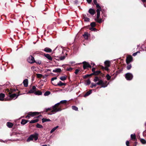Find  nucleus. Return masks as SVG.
Masks as SVG:
<instances>
[{
  "label": "nucleus",
  "instance_id": "nucleus-1",
  "mask_svg": "<svg viewBox=\"0 0 146 146\" xmlns=\"http://www.w3.org/2000/svg\"><path fill=\"white\" fill-rule=\"evenodd\" d=\"M66 102V100H64L61 101L60 102L58 103L55 104L54 106H53L52 107V110H51V113H50L49 114L52 115L53 114L55 113L56 112L60 111L62 110V109L59 108L58 106L59 105L60 103L64 104Z\"/></svg>",
  "mask_w": 146,
  "mask_h": 146
},
{
  "label": "nucleus",
  "instance_id": "nucleus-2",
  "mask_svg": "<svg viewBox=\"0 0 146 146\" xmlns=\"http://www.w3.org/2000/svg\"><path fill=\"white\" fill-rule=\"evenodd\" d=\"M38 134L35 133L34 134L31 135L27 139V141L29 142L31 141H32L33 139L35 141H36L38 139Z\"/></svg>",
  "mask_w": 146,
  "mask_h": 146
},
{
  "label": "nucleus",
  "instance_id": "nucleus-3",
  "mask_svg": "<svg viewBox=\"0 0 146 146\" xmlns=\"http://www.w3.org/2000/svg\"><path fill=\"white\" fill-rule=\"evenodd\" d=\"M19 95H17L16 94H12L10 95L9 96L10 98H6L5 99V100H11L13 99H15L17 98Z\"/></svg>",
  "mask_w": 146,
  "mask_h": 146
},
{
  "label": "nucleus",
  "instance_id": "nucleus-4",
  "mask_svg": "<svg viewBox=\"0 0 146 146\" xmlns=\"http://www.w3.org/2000/svg\"><path fill=\"white\" fill-rule=\"evenodd\" d=\"M125 77L127 80H131L133 78V75L132 74L128 73L126 74Z\"/></svg>",
  "mask_w": 146,
  "mask_h": 146
},
{
  "label": "nucleus",
  "instance_id": "nucleus-5",
  "mask_svg": "<svg viewBox=\"0 0 146 146\" xmlns=\"http://www.w3.org/2000/svg\"><path fill=\"white\" fill-rule=\"evenodd\" d=\"M27 61L30 63H33L35 62L34 58L31 56H30L28 58Z\"/></svg>",
  "mask_w": 146,
  "mask_h": 146
},
{
  "label": "nucleus",
  "instance_id": "nucleus-6",
  "mask_svg": "<svg viewBox=\"0 0 146 146\" xmlns=\"http://www.w3.org/2000/svg\"><path fill=\"white\" fill-rule=\"evenodd\" d=\"M96 84H97V85H101L102 86L101 87L105 88L107 86V85H104V83L103 81L101 80H99L98 81V82Z\"/></svg>",
  "mask_w": 146,
  "mask_h": 146
},
{
  "label": "nucleus",
  "instance_id": "nucleus-7",
  "mask_svg": "<svg viewBox=\"0 0 146 146\" xmlns=\"http://www.w3.org/2000/svg\"><path fill=\"white\" fill-rule=\"evenodd\" d=\"M83 64V68L84 69H86L87 68L90 67L91 68V66L90 64L88 62H83L82 63Z\"/></svg>",
  "mask_w": 146,
  "mask_h": 146
},
{
  "label": "nucleus",
  "instance_id": "nucleus-8",
  "mask_svg": "<svg viewBox=\"0 0 146 146\" xmlns=\"http://www.w3.org/2000/svg\"><path fill=\"white\" fill-rule=\"evenodd\" d=\"M132 60V57L131 56H129L127 57L126 59V63L128 64Z\"/></svg>",
  "mask_w": 146,
  "mask_h": 146
},
{
  "label": "nucleus",
  "instance_id": "nucleus-9",
  "mask_svg": "<svg viewBox=\"0 0 146 146\" xmlns=\"http://www.w3.org/2000/svg\"><path fill=\"white\" fill-rule=\"evenodd\" d=\"M52 84L54 85L55 86H62L63 85H65V84L64 83H63L61 81H60L57 84H55L54 82H52Z\"/></svg>",
  "mask_w": 146,
  "mask_h": 146
},
{
  "label": "nucleus",
  "instance_id": "nucleus-10",
  "mask_svg": "<svg viewBox=\"0 0 146 146\" xmlns=\"http://www.w3.org/2000/svg\"><path fill=\"white\" fill-rule=\"evenodd\" d=\"M29 115H30V116L33 117L35 116L36 115H39L40 114L39 112H29Z\"/></svg>",
  "mask_w": 146,
  "mask_h": 146
},
{
  "label": "nucleus",
  "instance_id": "nucleus-11",
  "mask_svg": "<svg viewBox=\"0 0 146 146\" xmlns=\"http://www.w3.org/2000/svg\"><path fill=\"white\" fill-rule=\"evenodd\" d=\"M5 97V94L3 93L0 94V101H3L4 100V98Z\"/></svg>",
  "mask_w": 146,
  "mask_h": 146
},
{
  "label": "nucleus",
  "instance_id": "nucleus-12",
  "mask_svg": "<svg viewBox=\"0 0 146 146\" xmlns=\"http://www.w3.org/2000/svg\"><path fill=\"white\" fill-rule=\"evenodd\" d=\"M44 56L49 60H52V58L51 56L49 54H44Z\"/></svg>",
  "mask_w": 146,
  "mask_h": 146
},
{
  "label": "nucleus",
  "instance_id": "nucleus-13",
  "mask_svg": "<svg viewBox=\"0 0 146 146\" xmlns=\"http://www.w3.org/2000/svg\"><path fill=\"white\" fill-rule=\"evenodd\" d=\"M23 84L25 86L27 87L28 85V80L27 79H25L23 82Z\"/></svg>",
  "mask_w": 146,
  "mask_h": 146
},
{
  "label": "nucleus",
  "instance_id": "nucleus-14",
  "mask_svg": "<svg viewBox=\"0 0 146 146\" xmlns=\"http://www.w3.org/2000/svg\"><path fill=\"white\" fill-rule=\"evenodd\" d=\"M7 125L8 127L11 128L13 126V124L11 122H8L7 123Z\"/></svg>",
  "mask_w": 146,
  "mask_h": 146
},
{
  "label": "nucleus",
  "instance_id": "nucleus-15",
  "mask_svg": "<svg viewBox=\"0 0 146 146\" xmlns=\"http://www.w3.org/2000/svg\"><path fill=\"white\" fill-rule=\"evenodd\" d=\"M44 51L46 52H52V50L48 48H46L44 49Z\"/></svg>",
  "mask_w": 146,
  "mask_h": 146
},
{
  "label": "nucleus",
  "instance_id": "nucleus-16",
  "mask_svg": "<svg viewBox=\"0 0 146 146\" xmlns=\"http://www.w3.org/2000/svg\"><path fill=\"white\" fill-rule=\"evenodd\" d=\"M89 12L91 14L93 15L95 13V11L94 9H90L89 10Z\"/></svg>",
  "mask_w": 146,
  "mask_h": 146
},
{
  "label": "nucleus",
  "instance_id": "nucleus-17",
  "mask_svg": "<svg viewBox=\"0 0 146 146\" xmlns=\"http://www.w3.org/2000/svg\"><path fill=\"white\" fill-rule=\"evenodd\" d=\"M61 71V70L60 68H56L53 70V72H60Z\"/></svg>",
  "mask_w": 146,
  "mask_h": 146
},
{
  "label": "nucleus",
  "instance_id": "nucleus-18",
  "mask_svg": "<svg viewBox=\"0 0 146 146\" xmlns=\"http://www.w3.org/2000/svg\"><path fill=\"white\" fill-rule=\"evenodd\" d=\"M104 64L106 67H109L110 66V62L109 61H106L105 62Z\"/></svg>",
  "mask_w": 146,
  "mask_h": 146
},
{
  "label": "nucleus",
  "instance_id": "nucleus-19",
  "mask_svg": "<svg viewBox=\"0 0 146 146\" xmlns=\"http://www.w3.org/2000/svg\"><path fill=\"white\" fill-rule=\"evenodd\" d=\"M67 76H62L60 78V80L62 81L65 80L67 78Z\"/></svg>",
  "mask_w": 146,
  "mask_h": 146
},
{
  "label": "nucleus",
  "instance_id": "nucleus-20",
  "mask_svg": "<svg viewBox=\"0 0 146 146\" xmlns=\"http://www.w3.org/2000/svg\"><path fill=\"white\" fill-rule=\"evenodd\" d=\"M38 119H36L31 121L30 122V123H33L38 122Z\"/></svg>",
  "mask_w": 146,
  "mask_h": 146
},
{
  "label": "nucleus",
  "instance_id": "nucleus-21",
  "mask_svg": "<svg viewBox=\"0 0 146 146\" xmlns=\"http://www.w3.org/2000/svg\"><path fill=\"white\" fill-rule=\"evenodd\" d=\"M92 93V90H90L89 91L87 92L86 94L84 95V97H86L89 95H90Z\"/></svg>",
  "mask_w": 146,
  "mask_h": 146
},
{
  "label": "nucleus",
  "instance_id": "nucleus-22",
  "mask_svg": "<svg viewBox=\"0 0 146 146\" xmlns=\"http://www.w3.org/2000/svg\"><path fill=\"white\" fill-rule=\"evenodd\" d=\"M50 120L49 119H46L43 118L42 119V121L43 123H44L46 121H50Z\"/></svg>",
  "mask_w": 146,
  "mask_h": 146
},
{
  "label": "nucleus",
  "instance_id": "nucleus-23",
  "mask_svg": "<svg viewBox=\"0 0 146 146\" xmlns=\"http://www.w3.org/2000/svg\"><path fill=\"white\" fill-rule=\"evenodd\" d=\"M84 38L86 39H87L88 38V34L87 33H85L83 35Z\"/></svg>",
  "mask_w": 146,
  "mask_h": 146
},
{
  "label": "nucleus",
  "instance_id": "nucleus-24",
  "mask_svg": "<svg viewBox=\"0 0 146 146\" xmlns=\"http://www.w3.org/2000/svg\"><path fill=\"white\" fill-rule=\"evenodd\" d=\"M28 121L22 119L21 122V123L22 124L25 125L27 122Z\"/></svg>",
  "mask_w": 146,
  "mask_h": 146
},
{
  "label": "nucleus",
  "instance_id": "nucleus-25",
  "mask_svg": "<svg viewBox=\"0 0 146 146\" xmlns=\"http://www.w3.org/2000/svg\"><path fill=\"white\" fill-rule=\"evenodd\" d=\"M131 137L132 139H136L135 135V134H131Z\"/></svg>",
  "mask_w": 146,
  "mask_h": 146
},
{
  "label": "nucleus",
  "instance_id": "nucleus-26",
  "mask_svg": "<svg viewBox=\"0 0 146 146\" xmlns=\"http://www.w3.org/2000/svg\"><path fill=\"white\" fill-rule=\"evenodd\" d=\"M35 94L36 95H41L42 94V93L40 91H37L35 92Z\"/></svg>",
  "mask_w": 146,
  "mask_h": 146
},
{
  "label": "nucleus",
  "instance_id": "nucleus-27",
  "mask_svg": "<svg viewBox=\"0 0 146 146\" xmlns=\"http://www.w3.org/2000/svg\"><path fill=\"white\" fill-rule=\"evenodd\" d=\"M58 127V126H57L55 127H54L52 128V130L50 131V133H52L54 131H55Z\"/></svg>",
  "mask_w": 146,
  "mask_h": 146
},
{
  "label": "nucleus",
  "instance_id": "nucleus-28",
  "mask_svg": "<svg viewBox=\"0 0 146 146\" xmlns=\"http://www.w3.org/2000/svg\"><path fill=\"white\" fill-rule=\"evenodd\" d=\"M140 141L141 143L143 144H145L146 143V141L143 139H140Z\"/></svg>",
  "mask_w": 146,
  "mask_h": 146
},
{
  "label": "nucleus",
  "instance_id": "nucleus-29",
  "mask_svg": "<svg viewBox=\"0 0 146 146\" xmlns=\"http://www.w3.org/2000/svg\"><path fill=\"white\" fill-rule=\"evenodd\" d=\"M50 93V92L49 91H47L44 93V95L45 96H47L49 95Z\"/></svg>",
  "mask_w": 146,
  "mask_h": 146
},
{
  "label": "nucleus",
  "instance_id": "nucleus-30",
  "mask_svg": "<svg viewBox=\"0 0 146 146\" xmlns=\"http://www.w3.org/2000/svg\"><path fill=\"white\" fill-rule=\"evenodd\" d=\"M72 108L73 110L75 111H77L78 110V108L75 106H72Z\"/></svg>",
  "mask_w": 146,
  "mask_h": 146
},
{
  "label": "nucleus",
  "instance_id": "nucleus-31",
  "mask_svg": "<svg viewBox=\"0 0 146 146\" xmlns=\"http://www.w3.org/2000/svg\"><path fill=\"white\" fill-rule=\"evenodd\" d=\"M36 126L37 128H41L43 127V126L42 125L39 124H37L36 125Z\"/></svg>",
  "mask_w": 146,
  "mask_h": 146
},
{
  "label": "nucleus",
  "instance_id": "nucleus-32",
  "mask_svg": "<svg viewBox=\"0 0 146 146\" xmlns=\"http://www.w3.org/2000/svg\"><path fill=\"white\" fill-rule=\"evenodd\" d=\"M35 62L37 64H41V61L40 60H37Z\"/></svg>",
  "mask_w": 146,
  "mask_h": 146
},
{
  "label": "nucleus",
  "instance_id": "nucleus-33",
  "mask_svg": "<svg viewBox=\"0 0 146 146\" xmlns=\"http://www.w3.org/2000/svg\"><path fill=\"white\" fill-rule=\"evenodd\" d=\"M91 85L90 86V87L91 88H93L94 86H97L96 84H95L93 83H92L91 84Z\"/></svg>",
  "mask_w": 146,
  "mask_h": 146
},
{
  "label": "nucleus",
  "instance_id": "nucleus-34",
  "mask_svg": "<svg viewBox=\"0 0 146 146\" xmlns=\"http://www.w3.org/2000/svg\"><path fill=\"white\" fill-rule=\"evenodd\" d=\"M99 80V78L98 77H96L94 79V82H96L98 81Z\"/></svg>",
  "mask_w": 146,
  "mask_h": 146
},
{
  "label": "nucleus",
  "instance_id": "nucleus-35",
  "mask_svg": "<svg viewBox=\"0 0 146 146\" xmlns=\"http://www.w3.org/2000/svg\"><path fill=\"white\" fill-rule=\"evenodd\" d=\"M35 91L34 90H33V89H31L28 92L29 93H35Z\"/></svg>",
  "mask_w": 146,
  "mask_h": 146
},
{
  "label": "nucleus",
  "instance_id": "nucleus-36",
  "mask_svg": "<svg viewBox=\"0 0 146 146\" xmlns=\"http://www.w3.org/2000/svg\"><path fill=\"white\" fill-rule=\"evenodd\" d=\"M37 77L38 78H40L42 77V75L41 74H36Z\"/></svg>",
  "mask_w": 146,
  "mask_h": 146
},
{
  "label": "nucleus",
  "instance_id": "nucleus-37",
  "mask_svg": "<svg viewBox=\"0 0 146 146\" xmlns=\"http://www.w3.org/2000/svg\"><path fill=\"white\" fill-rule=\"evenodd\" d=\"M106 77L107 78V79L108 80H110L111 78V77L108 74L106 75Z\"/></svg>",
  "mask_w": 146,
  "mask_h": 146
},
{
  "label": "nucleus",
  "instance_id": "nucleus-38",
  "mask_svg": "<svg viewBox=\"0 0 146 146\" xmlns=\"http://www.w3.org/2000/svg\"><path fill=\"white\" fill-rule=\"evenodd\" d=\"M101 7H100L98 8V9L97 10V13H100V12L101 11Z\"/></svg>",
  "mask_w": 146,
  "mask_h": 146
},
{
  "label": "nucleus",
  "instance_id": "nucleus-39",
  "mask_svg": "<svg viewBox=\"0 0 146 146\" xmlns=\"http://www.w3.org/2000/svg\"><path fill=\"white\" fill-rule=\"evenodd\" d=\"M131 67V64L128 65L127 67V68L128 70L130 69Z\"/></svg>",
  "mask_w": 146,
  "mask_h": 146
},
{
  "label": "nucleus",
  "instance_id": "nucleus-40",
  "mask_svg": "<svg viewBox=\"0 0 146 146\" xmlns=\"http://www.w3.org/2000/svg\"><path fill=\"white\" fill-rule=\"evenodd\" d=\"M100 73V71H97L95 72L94 73V74L95 75H97L99 74Z\"/></svg>",
  "mask_w": 146,
  "mask_h": 146
},
{
  "label": "nucleus",
  "instance_id": "nucleus-41",
  "mask_svg": "<svg viewBox=\"0 0 146 146\" xmlns=\"http://www.w3.org/2000/svg\"><path fill=\"white\" fill-rule=\"evenodd\" d=\"M90 25L92 27H94L95 26V23L94 22H92L91 23Z\"/></svg>",
  "mask_w": 146,
  "mask_h": 146
},
{
  "label": "nucleus",
  "instance_id": "nucleus-42",
  "mask_svg": "<svg viewBox=\"0 0 146 146\" xmlns=\"http://www.w3.org/2000/svg\"><path fill=\"white\" fill-rule=\"evenodd\" d=\"M84 21L87 22L89 21H90V19L89 18L87 17H85L84 18Z\"/></svg>",
  "mask_w": 146,
  "mask_h": 146
},
{
  "label": "nucleus",
  "instance_id": "nucleus-43",
  "mask_svg": "<svg viewBox=\"0 0 146 146\" xmlns=\"http://www.w3.org/2000/svg\"><path fill=\"white\" fill-rule=\"evenodd\" d=\"M73 69L72 68H67L66 69V70L69 71H71Z\"/></svg>",
  "mask_w": 146,
  "mask_h": 146
},
{
  "label": "nucleus",
  "instance_id": "nucleus-44",
  "mask_svg": "<svg viewBox=\"0 0 146 146\" xmlns=\"http://www.w3.org/2000/svg\"><path fill=\"white\" fill-rule=\"evenodd\" d=\"M66 58V56H61L60 57V60H64L65 58Z\"/></svg>",
  "mask_w": 146,
  "mask_h": 146
},
{
  "label": "nucleus",
  "instance_id": "nucleus-45",
  "mask_svg": "<svg viewBox=\"0 0 146 146\" xmlns=\"http://www.w3.org/2000/svg\"><path fill=\"white\" fill-rule=\"evenodd\" d=\"M86 83L87 85H89L90 83V80H88L86 81Z\"/></svg>",
  "mask_w": 146,
  "mask_h": 146
},
{
  "label": "nucleus",
  "instance_id": "nucleus-46",
  "mask_svg": "<svg viewBox=\"0 0 146 146\" xmlns=\"http://www.w3.org/2000/svg\"><path fill=\"white\" fill-rule=\"evenodd\" d=\"M139 53V51H137L136 52H135V53H133V55L134 56H136L137 54V53Z\"/></svg>",
  "mask_w": 146,
  "mask_h": 146
},
{
  "label": "nucleus",
  "instance_id": "nucleus-47",
  "mask_svg": "<svg viewBox=\"0 0 146 146\" xmlns=\"http://www.w3.org/2000/svg\"><path fill=\"white\" fill-rule=\"evenodd\" d=\"M57 79V77H54L52 78L51 79V81L52 82V81H53L54 80H56Z\"/></svg>",
  "mask_w": 146,
  "mask_h": 146
},
{
  "label": "nucleus",
  "instance_id": "nucleus-48",
  "mask_svg": "<svg viewBox=\"0 0 146 146\" xmlns=\"http://www.w3.org/2000/svg\"><path fill=\"white\" fill-rule=\"evenodd\" d=\"M100 13H97V16H96V18L97 19H99V17H100Z\"/></svg>",
  "mask_w": 146,
  "mask_h": 146
},
{
  "label": "nucleus",
  "instance_id": "nucleus-49",
  "mask_svg": "<svg viewBox=\"0 0 146 146\" xmlns=\"http://www.w3.org/2000/svg\"><path fill=\"white\" fill-rule=\"evenodd\" d=\"M80 70H78V69H76V70H75V73L76 74H77L78 72H79Z\"/></svg>",
  "mask_w": 146,
  "mask_h": 146
},
{
  "label": "nucleus",
  "instance_id": "nucleus-50",
  "mask_svg": "<svg viewBox=\"0 0 146 146\" xmlns=\"http://www.w3.org/2000/svg\"><path fill=\"white\" fill-rule=\"evenodd\" d=\"M90 29L91 30V31H95L96 30V29L95 28H93V27H92V28H90Z\"/></svg>",
  "mask_w": 146,
  "mask_h": 146
},
{
  "label": "nucleus",
  "instance_id": "nucleus-51",
  "mask_svg": "<svg viewBox=\"0 0 146 146\" xmlns=\"http://www.w3.org/2000/svg\"><path fill=\"white\" fill-rule=\"evenodd\" d=\"M31 68L32 70H36V68L34 66H33Z\"/></svg>",
  "mask_w": 146,
  "mask_h": 146
},
{
  "label": "nucleus",
  "instance_id": "nucleus-52",
  "mask_svg": "<svg viewBox=\"0 0 146 146\" xmlns=\"http://www.w3.org/2000/svg\"><path fill=\"white\" fill-rule=\"evenodd\" d=\"M32 89H33V90H34L35 91L36 89V87L35 86H33L32 87Z\"/></svg>",
  "mask_w": 146,
  "mask_h": 146
},
{
  "label": "nucleus",
  "instance_id": "nucleus-53",
  "mask_svg": "<svg viewBox=\"0 0 146 146\" xmlns=\"http://www.w3.org/2000/svg\"><path fill=\"white\" fill-rule=\"evenodd\" d=\"M109 67H104V69L108 71L109 70V68H108Z\"/></svg>",
  "mask_w": 146,
  "mask_h": 146
},
{
  "label": "nucleus",
  "instance_id": "nucleus-54",
  "mask_svg": "<svg viewBox=\"0 0 146 146\" xmlns=\"http://www.w3.org/2000/svg\"><path fill=\"white\" fill-rule=\"evenodd\" d=\"M30 115H29V113H28V115L26 117V118H28V119L30 118Z\"/></svg>",
  "mask_w": 146,
  "mask_h": 146
},
{
  "label": "nucleus",
  "instance_id": "nucleus-55",
  "mask_svg": "<svg viewBox=\"0 0 146 146\" xmlns=\"http://www.w3.org/2000/svg\"><path fill=\"white\" fill-rule=\"evenodd\" d=\"M129 142L128 141H127L126 143V145L127 146H129Z\"/></svg>",
  "mask_w": 146,
  "mask_h": 146
},
{
  "label": "nucleus",
  "instance_id": "nucleus-56",
  "mask_svg": "<svg viewBox=\"0 0 146 146\" xmlns=\"http://www.w3.org/2000/svg\"><path fill=\"white\" fill-rule=\"evenodd\" d=\"M97 21L99 23H100L102 22L101 20L100 19H98L97 20Z\"/></svg>",
  "mask_w": 146,
  "mask_h": 146
},
{
  "label": "nucleus",
  "instance_id": "nucleus-57",
  "mask_svg": "<svg viewBox=\"0 0 146 146\" xmlns=\"http://www.w3.org/2000/svg\"><path fill=\"white\" fill-rule=\"evenodd\" d=\"M95 68H93L92 69V71L94 72H95Z\"/></svg>",
  "mask_w": 146,
  "mask_h": 146
},
{
  "label": "nucleus",
  "instance_id": "nucleus-58",
  "mask_svg": "<svg viewBox=\"0 0 146 146\" xmlns=\"http://www.w3.org/2000/svg\"><path fill=\"white\" fill-rule=\"evenodd\" d=\"M96 7L98 8L101 7L98 4H96Z\"/></svg>",
  "mask_w": 146,
  "mask_h": 146
},
{
  "label": "nucleus",
  "instance_id": "nucleus-59",
  "mask_svg": "<svg viewBox=\"0 0 146 146\" xmlns=\"http://www.w3.org/2000/svg\"><path fill=\"white\" fill-rule=\"evenodd\" d=\"M46 111H48L49 110H51L50 108H48L46 109Z\"/></svg>",
  "mask_w": 146,
  "mask_h": 146
},
{
  "label": "nucleus",
  "instance_id": "nucleus-60",
  "mask_svg": "<svg viewBox=\"0 0 146 146\" xmlns=\"http://www.w3.org/2000/svg\"><path fill=\"white\" fill-rule=\"evenodd\" d=\"M87 2L89 3L91 2L92 0H87Z\"/></svg>",
  "mask_w": 146,
  "mask_h": 146
},
{
  "label": "nucleus",
  "instance_id": "nucleus-61",
  "mask_svg": "<svg viewBox=\"0 0 146 146\" xmlns=\"http://www.w3.org/2000/svg\"><path fill=\"white\" fill-rule=\"evenodd\" d=\"M94 4H97V1L96 0H94Z\"/></svg>",
  "mask_w": 146,
  "mask_h": 146
},
{
  "label": "nucleus",
  "instance_id": "nucleus-62",
  "mask_svg": "<svg viewBox=\"0 0 146 146\" xmlns=\"http://www.w3.org/2000/svg\"><path fill=\"white\" fill-rule=\"evenodd\" d=\"M143 3H146V0H141Z\"/></svg>",
  "mask_w": 146,
  "mask_h": 146
},
{
  "label": "nucleus",
  "instance_id": "nucleus-63",
  "mask_svg": "<svg viewBox=\"0 0 146 146\" xmlns=\"http://www.w3.org/2000/svg\"><path fill=\"white\" fill-rule=\"evenodd\" d=\"M6 90L8 92L9 91V89H6Z\"/></svg>",
  "mask_w": 146,
  "mask_h": 146
},
{
  "label": "nucleus",
  "instance_id": "nucleus-64",
  "mask_svg": "<svg viewBox=\"0 0 146 146\" xmlns=\"http://www.w3.org/2000/svg\"><path fill=\"white\" fill-rule=\"evenodd\" d=\"M42 146H47V145H42Z\"/></svg>",
  "mask_w": 146,
  "mask_h": 146
}]
</instances>
